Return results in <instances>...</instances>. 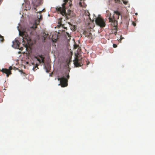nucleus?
I'll list each match as a JSON object with an SVG mask.
<instances>
[{"label":"nucleus","instance_id":"obj_17","mask_svg":"<svg viewBox=\"0 0 155 155\" xmlns=\"http://www.w3.org/2000/svg\"><path fill=\"white\" fill-rule=\"evenodd\" d=\"M78 47V45H74V48L75 49H76V48H77Z\"/></svg>","mask_w":155,"mask_h":155},{"label":"nucleus","instance_id":"obj_9","mask_svg":"<svg viewBox=\"0 0 155 155\" xmlns=\"http://www.w3.org/2000/svg\"><path fill=\"white\" fill-rule=\"evenodd\" d=\"M74 63L75 66L76 67H79L83 65V63L81 62H80L78 58L75 59L74 61Z\"/></svg>","mask_w":155,"mask_h":155},{"label":"nucleus","instance_id":"obj_8","mask_svg":"<svg viewBox=\"0 0 155 155\" xmlns=\"http://www.w3.org/2000/svg\"><path fill=\"white\" fill-rule=\"evenodd\" d=\"M37 60L39 61V64L44 63L45 58L42 55H39L35 57Z\"/></svg>","mask_w":155,"mask_h":155},{"label":"nucleus","instance_id":"obj_4","mask_svg":"<svg viewBox=\"0 0 155 155\" xmlns=\"http://www.w3.org/2000/svg\"><path fill=\"white\" fill-rule=\"evenodd\" d=\"M109 22H111V25L114 27V29H116L117 28V21L115 20L114 17L113 16V18L110 17L109 18Z\"/></svg>","mask_w":155,"mask_h":155},{"label":"nucleus","instance_id":"obj_10","mask_svg":"<svg viewBox=\"0 0 155 155\" xmlns=\"http://www.w3.org/2000/svg\"><path fill=\"white\" fill-rule=\"evenodd\" d=\"M114 13L117 16V19H118L119 17V16L121 15L120 13L118 12V11H114Z\"/></svg>","mask_w":155,"mask_h":155},{"label":"nucleus","instance_id":"obj_26","mask_svg":"<svg viewBox=\"0 0 155 155\" xmlns=\"http://www.w3.org/2000/svg\"><path fill=\"white\" fill-rule=\"evenodd\" d=\"M41 11H40V13H41Z\"/></svg>","mask_w":155,"mask_h":155},{"label":"nucleus","instance_id":"obj_27","mask_svg":"<svg viewBox=\"0 0 155 155\" xmlns=\"http://www.w3.org/2000/svg\"><path fill=\"white\" fill-rule=\"evenodd\" d=\"M80 4H81V2H80Z\"/></svg>","mask_w":155,"mask_h":155},{"label":"nucleus","instance_id":"obj_22","mask_svg":"<svg viewBox=\"0 0 155 155\" xmlns=\"http://www.w3.org/2000/svg\"><path fill=\"white\" fill-rule=\"evenodd\" d=\"M123 38H120V40L121 41Z\"/></svg>","mask_w":155,"mask_h":155},{"label":"nucleus","instance_id":"obj_3","mask_svg":"<svg viewBox=\"0 0 155 155\" xmlns=\"http://www.w3.org/2000/svg\"><path fill=\"white\" fill-rule=\"evenodd\" d=\"M96 24L101 27H104L105 26V23L103 19L101 18H97L95 21Z\"/></svg>","mask_w":155,"mask_h":155},{"label":"nucleus","instance_id":"obj_2","mask_svg":"<svg viewBox=\"0 0 155 155\" xmlns=\"http://www.w3.org/2000/svg\"><path fill=\"white\" fill-rule=\"evenodd\" d=\"M69 75L68 74H63L61 78H58V79L60 81V84L61 87H64L67 86L68 85V79L69 78Z\"/></svg>","mask_w":155,"mask_h":155},{"label":"nucleus","instance_id":"obj_7","mask_svg":"<svg viewBox=\"0 0 155 155\" xmlns=\"http://www.w3.org/2000/svg\"><path fill=\"white\" fill-rule=\"evenodd\" d=\"M12 47L16 48H18L19 47L20 43L18 40H15V41H13Z\"/></svg>","mask_w":155,"mask_h":155},{"label":"nucleus","instance_id":"obj_20","mask_svg":"<svg viewBox=\"0 0 155 155\" xmlns=\"http://www.w3.org/2000/svg\"><path fill=\"white\" fill-rule=\"evenodd\" d=\"M43 35H45V36H46V34L45 33H43Z\"/></svg>","mask_w":155,"mask_h":155},{"label":"nucleus","instance_id":"obj_25","mask_svg":"<svg viewBox=\"0 0 155 155\" xmlns=\"http://www.w3.org/2000/svg\"><path fill=\"white\" fill-rule=\"evenodd\" d=\"M44 38H45L46 37H45V36H44Z\"/></svg>","mask_w":155,"mask_h":155},{"label":"nucleus","instance_id":"obj_15","mask_svg":"<svg viewBox=\"0 0 155 155\" xmlns=\"http://www.w3.org/2000/svg\"><path fill=\"white\" fill-rule=\"evenodd\" d=\"M117 46V45L116 44H113V47L114 48H116Z\"/></svg>","mask_w":155,"mask_h":155},{"label":"nucleus","instance_id":"obj_19","mask_svg":"<svg viewBox=\"0 0 155 155\" xmlns=\"http://www.w3.org/2000/svg\"><path fill=\"white\" fill-rule=\"evenodd\" d=\"M115 1L116 2H120V0H115Z\"/></svg>","mask_w":155,"mask_h":155},{"label":"nucleus","instance_id":"obj_11","mask_svg":"<svg viewBox=\"0 0 155 155\" xmlns=\"http://www.w3.org/2000/svg\"><path fill=\"white\" fill-rule=\"evenodd\" d=\"M62 20V18H60V19L59 21H58V24H59V25L60 26H62L65 29H66L67 28H65L64 26V25L62 24V22H61Z\"/></svg>","mask_w":155,"mask_h":155},{"label":"nucleus","instance_id":"obj_21","mask_svg":"<svg viewBox=\"0 0 155 155\" xmlns=\"http://www.w3.org/2000/svg\"><path fill=\"white\" fill-rule=\"evenodd\" d=\"M117 33V31L115 32L114 33V34L115 35H116Z\"/></svg>","mask_w":155,"mask_h":155},{"label":"nucleus","instance_id":"obj_12","mask_svg":"<svg viewBox=\"0 0 155 155\" xmlns=\"http://www.w3.org/2000/svg\"><path fill=\"white\" fill-rule=\"evenodd\" d=\"M4 41V39L3 37L0 35V41L2 42H3Z\"/></svg>","mask_w":155,"mask_h":155},{"label":"nucleus","instance_id":"obj_24","mask_svg":"<svg viewBox=\"0 0 155 155\" xmlns=\"http://www.w3.org/2000/svg\"><path fill=\"white\" fill-rule=\"evenodd\" d=\"M68 24H69V25H71V24L70 23H68Z\"/></svg>","mask_w":155,"mask_h":155},{"label":"nucleus","instance_id":"obj_18","mask_svg":"<svg viewBox=\"0 0 155 155\" xmlns=\"http://www.w3.org/2000/svg\"><path fill=\"white\" fill-rule=\"evenodd\" d=\"M42 16L41 15H40V18H39V19H41L42 18Z\"/></svg>","mask_w":155,"mask_h":155},{"label":"nucleus","instance_id":"obj_23","mask_svg":"<svg viewBox=\"0 0 155 155\" xmlns=\"http://www.w3.org/2000/svg\"><path fill=\"white\" fill-rule=\"evenodd\" d=\"M126 25H127H127H128V23L127 22H126Z\"/></svg>","mask_w":155,"mask_h":155},{"label":"nucleus","instance_id":"obj_13","mask_svg":"<svg viewBox=\"0 0 155 155\" xmlns=\"http://www.w3.org/2000/svg\"><path fill=\"white\" fill-rule=\"evenodd\" d=\"M38 64H36L35 65V66H34L33 68V70L34 71H35V70H37V69H36V68H37V69H38Z\"/></svg>","mask_w":155,"mask_h":155},{"label":"nucleus","instance_id":"obj_16","mask_svg":"<svg viewBox=\"0 0 155 155\" xmlns=\"http://www.w3.org/2000/svg\"><path fill=\"white\" fill-rule=\"evenodd\" d=\"M66 33L69 37H71L70 35L68 33L66 32Z\"/></svg>","mask_w":155,"mask_h":155},{"label":"nucleus","instance_id":"obj_1","mask_svg":"<svg viewBox=\"0 0 155 155\" xmlns=\"http://www.w3.org/2000/svg\"><path fill=\"white\" fill-rule=\"evenodd\" d=\"M37 28L36 25L29 27L26 29L25 31L19 32V35L22 36L23 42L25 45H31L32 44V39L33 36L35 34V29Z\"/></svg>","mask_w":155,"mask_h":155},{"label":"nucleus","instance_id":"obj_6","mask_svg":"<svg viewBox=\"0 0 155 155\" xmlns=\"http://www.w3.org/2000/svg\"><path fill=\"white\" fill-rule=\"evenodd\" d=\"M43 0H31L32 2L33 5L37 7L42 3Z\"/></svg>","mask_w":155,"mask_h":155},{"label":"nucleus","instance_id":"obj_14","mask_svg":"<svg viewBox=\"0 0 155 155\" xmlns=\"http://www.w3.org/2000/svg\"><path fill=\"white\" fill-rule=\"evenodd\" d=\"M123 3L125 5H127L128 3V2L127 1H126L124 0H123Z\"/></svg>","mask_w":155,"mask_h":155},{"label":"nucleus","instance_id":"obj_5","mask_svg":"<svg viewBox=\"0 0 155 155\" xmlns=\"http://www.w3.org/2000/svg\"><path fill=\"white\" fill-rule=\"evenodd\" d=\"M12 66H10L9 67V69L6 68H2L1 71L2 72L5 73L6 74L7 76L8 77L10 74H11V70H12Z\"/></svg>","mask_w":155,"mask_h":155}]
</instances>
